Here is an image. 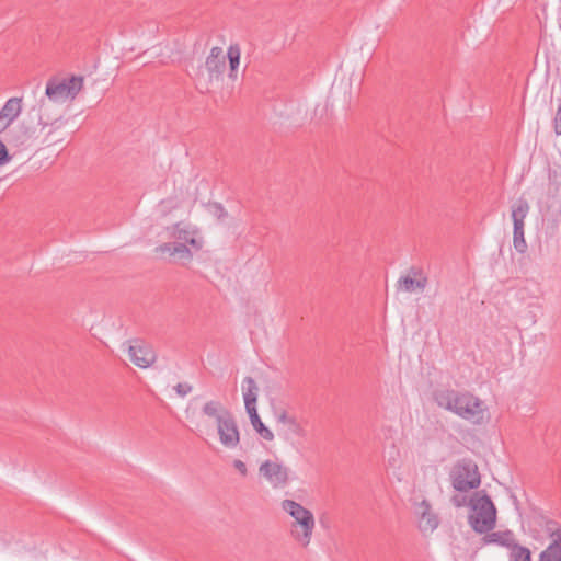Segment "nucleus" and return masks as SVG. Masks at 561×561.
I'll use <instances>...</instances> for the list:
<instances>
[{"instance_id": "nucleus-1", "label": "nucleus", "mask_w": 561, "mask_h": 561, "mask_svg": "<svg viewBox=\"0 0 561 561\" xmlns=\"http://www.w3.org/2000/svg\"><path fill=\"white\" fill-rule=\"evenodd\" d=\"M434 399L438 407L463 420L474 424H481L484 420L485 407L483 401L469 391L443 389L434 393Z\"/></svg>"}, {"instance_id": "nucleus-2", "label": "nucleus", "mask_w": 561, "mask_h": 561, "mask_svg": "<svg viewBox=\"0 0 561 561\" xmlns=\"http://www.w3.org/2000/svg\"><path fill=\"white\" fill-rule=\"evenodd\" d=\"M482 492V495L477 492L469 503L471 513L468 516V522L478 534L491 531L496 523V508L491 497L484 491Z\"/></svg>"}, {"instance_id": "nucleus-3", "label": "nucleus", "mask_w": 561, "mask_h": 561, "mask_svg": "<svg viewBox=\"0 0 561 561\" xmlns=\"http://www.w3.org/2000/svg\"><path fill=\"white\" fill-rule=\"evenodd\" d=\"M282 508L294 518L291 535L295 540L304 547L308 546L314 526L312 513L293 500H284Z\"/></svg>"}, {"instance_id": "nucleus-4", "label": "nucleus", "mask_w": 561, "mask_h": 561, "mask_svg": "<svg viewBox=\"0 0 561 561\" xmlns=\"http://www.w3.org/2000/svg\"><path fill=\"white\" fill-rule=\"evenodd\" d=\"M450 481L453 488L459 492L479 488L481 477L477 463L470 458L458 460L450 471Z\"/></svg>"}, {"instance_id": "nucleus-5", "label": "nucleus", "mask_w": 561, "mask_h": 561, "mask_svg": "<svg viewBox=\"0 0 561 561\" xmlns=\"http://www.w3.org/2000/svg\"><path fill=\"white\" fill-rule=\"evenodd\" d=\"M83 87V78L72 76L70 79L57 81L48 80L45 94L54 102H64L68 99H75Z\"/></svg>"}, {"instance_id": "nucleus-6", "label": "nucleus", "mask_w": 561, "mask_h": 561, "mask_svg": "<svg viewBox=\"0 0 561 561\" xmlns=\"http://www.w3.org/2000/svg\"><path fill=\"white\" fill-rule=\"evenodd\" d=\"M168 230H170V237L176 242H183L194 251H199L203 248L204 241L197 237L198 230L195 227L180 221L169 227Z\"/></svg>"}, {"instance_id": "nucleus-7", "label": "nucleus", "mask_w": 561, "mask_h": 561, "mask_svg": "<svg viewBox=\"0 0 561 561\" xmlns=\"http://www.w3.org/2000/svg\"><path fill=\"white\" fill-rule=\"evenodd\" d=\"M216 424L220 443L227 448H236L240 443V432L233 414L222 417Z\"/></svg>"}, {"instance_id": "nucleus-8", "label": "nucleus", "mask_w": 561, "mask_h": 561, "mask_svg": "<svg viewBox=\"0 0 561 561\" xmlns=\"http://www.w3.org/2000/svg\"><path fill=\"white\" fill-rule=\"evenodd\" d=\"M259 472L273 488H284L288 482V469L276 461H264L260 466Z\"/></svg>"}, {"instance_id": "nucleus-9", "label": "nucleus", "mask_w": 561, "mask_h": 561, "mask_svg": "<svg viewBox=\"0 0 561 561\" xmlns=\"http://www.w3.org/2000/svg\"><path fill=\"white\" fill-rule=\"evenodd\" d=\"M205 69L209 82L222 79L226 69V56L221 47H213L205 61Z\"/></svg>"}, {"instance_id": "nucleus-10", "label": "nucleus", "mask_w": 561, "mask_h": 561, "mask_svg": "<svg viewBox=\"0 0 561 561\" xmlns=\"http://www.w3.org/2000/svg\"><path fill=\"white\" fill-rule=\"evenodd\" d=\"M128 355L129 359L140 368L150 367L157 358L153 348L141 341H136L128 347Z\"/></svg>"}, {"instance_id": "nucleus-11", "label": "nucleus", "mask_w": 561, "mask_h": 561, "mask_svg": "<svg viewBox=\"0 0 561 561\" xmlns=\"http://www.w3.org/2000/svg\"><path fill=\"white\" fill-rule=\"evenodd\" d=\"M428 279L423 274L421 268L411 267L409 274L401 276L398 280V289L407 293H412L416 289L424 290L427 286Z\"/></svg>"}, {"instance_id": "nucleus-12", "label": "nucleus", "mask_w": 561, "mask_h": 561, "mask_svg": "<svg viewBox=\"0 0 561 561\" xmlns=\"http://www.w3.org/2000/svg\"><path fill=\"white\" fill-rule=\"evenodd\" d=\"M243 399L247 413L249 414L251 423L256 421L260 416L256 410V400L259 388L252 377H245L242 385Z\"/></svg>"}, {"instance_id": "nucleus-13", "label": "nucleus", "mask_w": 561, "mask_h": 561, "mask_svg": "<svg viewBox=\"0 0 561 561\" xmlns=\"http://www.w3.org/2000/svg\"><path fill=\"white\" fill-rule=\"evenodd\" d=\"M417 514L420 515L419 528L422 533H433L439 525V518L432 510L427 500L417 504Z\"/></svg>"}, {"instance_id": "nucleus-14", "label": "nucleus", "mask_w": 561, "mask_h": 561, "mask_svg": "<svg viewBox=\"0 0 561 561\" xmlns=\"http://www.w3.org/2000/svg\"><path fill=\"white\" fill-rule=\"evenodd\" d=\"M193 249L183 242H165L156 248L157 253H169L178 255L184 263L190 262L193 257Z\"/></svg>"}, {"instance_id": "nucleus-15", "label": "nucleus", "mask_w": 561, "mask_h": 561, "mask_svg": "<svg viewBox=\"0 0 561 561\" xmlns=\"http://www.w3.org/2000/svg\"><path fill=\"white\" fill-rule=\"evenodd\" d=\"M483 545L496 543L501 547H505L511 550L516 543L517 540L512 530H500V531H488L482 538Z\"/></svg>"}, {"instance_id": "nucleus-16", "label": "nucleus", "mask_w": 561, "mask_h": 561, "mask_svg": "<svg viewBox=\"0 0 561 561\" xmlns=\"http://www.w3.org/2000/svg\"><path fill=\"white\" fill-rule=\"evenodd\" d=\"M552 536L553 541L540 553L539 561H561V528Z\"/></svg>"}, {"instance_id": "nucleus-17", "label": "nucleus", "mask_w": 561, "mask_h": 561, "mask_svg": "<svg viewBox=\"0 0 561 561\" xmlns=\"http://www.w3.org/2000/svg\"><path fill=\"white\" fill-rule=\"evenodd\" d=\"M22 111V99L11 98L9 99L0 111V115L5 122L12 124V122L20 115Z\"/></svg>"}, {"instance_id": "nucleus-18", "label": "nucleus", "mask_w": 561, "mask_h": 561, "mask_svg": "<svg viewBox=\"0 0 561 561\" xmlns=\"http://www.w3.org/2000/svg\"><path fill=\"white\" fill-rule=\"evenodd\" d=\"M202 411L205 415L215 419L216 423H218L222 417L231 414V412L225 408L221 402L214 400L206 402Z\"/></svg>"}, {"instance_id": "nucleus-19", "label": "nucleus", "mask_w": 561, "mask_h": 561, "mask_svg": "<svg viewBox=\"0 0 561 561\" xmlns=\"http://www.w3.org/2000/svg\"><path fill=\"white\" fill-rule=\"evenodd\" d=\"M227 58L229 60V73L228 77L231 80H236L238 76V67L240 65L241 48L239 44H231L227 49Z\"/></svg>"}, {"instance_id": "nucleus-20", "label": "nucleus", "mask_w": 561, "mask_h": 561, "mask_svg": "<svg viewBox=\"0 0 561 561\" xmlns=\"http://www.w3.org/2000/svg\"><path fill=\"white\" fill-rule=\"evenodd\" d=\"M529 204L526 199L519 198L512 206V219L514 226H525L524 220L529 211Z\"/></svg>"}, {"instance_id": "nucleus-21", "label": "nucleus", "mask_w": 561, "mask_h": 561, "mask_svg": "<svg viewBox=\"0 0 561 561\" xmlns=\"http://www.w3.org/2000/svg\"><path fill=\"white\" fill-rule=\"evenodd\" d=\"M508 561H531V552L518 542L510 550Z\"/></svg>"}, {"instance_id": "nucleus-22", "label": "nucleus", "mask_w": 561, "mask_h": 561, "mask_svg": "<svg viewBox=\"0 0 561 561\" xmlns=\"http://www.w3.org/2000/svg\"><path fill=\"white\" fill-rule=\"evenodd\" d=\"M513 243L514 248L519 253H525L527 250V243L524 238V226H514L513 228Z\"/></svg>"}, {"instance_id": "nucleus-23", "label": "nucleus", "mask_w": 561, "mask_h": 561, "mask_svg": "<svg viewBox=\"0 0 561 561\" xmlns=\"http://www.w3.org/2000/svg\"><path fill=\"white\" fill-rule=\"evenodd\" d=\"M252 426L253 428L260 434V436H262L264 439L266 440H273L274 439V434L272 433V431L266 427L263 422L261 421V419L259 417L256 421H253L252 423Z\"/></svg>"}, {"instance_id": "nucleus-24", "label": "nucleus", "mask_w": 561, "mask_h": 561, "mask_svg": "<svg viewBox=\"0 0 561 561\" xmlns=\"http://www.w3.org/2000/svg\"><path fill=\"white\" fill-rule=\"evenodd\" d=\"M277 421L284 424H287L290 427L296 426V421L293 416H290L285 410L280 411L276 415Z\"/></svg>"}, {"instance_id": "nucleus-25", "label": "nucleus", "mask_w": 561, "mask_h": 561, "mask_svg": "<svg viewBox=\"0 0 561 561\" xmlns=\"http://www.w3.org/2000/svg\"><path fill=\"white\" fill-rule=\"evenodd\" d=\"M175 391L179 396L185 397L192 391V386H190L188 383H178L175 386Z\"/></svg>"}, {"instance_id": "nucleus-26", "label": "nucleus", "mask_w": 561, "mask_h": 561, "mask_svg": "<svg viewBox=\"0 0 561 561\" xmlns=\"http://www.w3.org/2000/svg\"><path fill=\"white\" fill-rule=\"evenodd\" d=\"M554 131L557 135H561V105H559L554 117Z\"/></svg>"}, {"instance_id": "nucleus-27", "label": "nucleus", "mask_w": 561, "mask_h": 561, "mask_svg": "<svg viewBox=\"0 0 561 561\" xmlns=\"http://www.w3.org/2000/svg\"><path fill=\"white\" fill-rule=\"evenodd\" d=\"M9 153L5 146L0 141V165L9 161Z\"/></svg>"}, {"instance_id": "nucleus-28", "label": "nucleus", "mask_w": 561, "mask_h": 561, "mask_svg": "<svg viewBox=\"0 0 561 561\" xmlns=\"http://www.w3.org/2000/svg\"><path fill=\"white\" fill-rule=\"evenodd\" d=\"M233 467L243 476L245 477L248 473L247 466L242 460L236 459L233 461Z\"/></svg>"}, {"instance_id": "nucleus-29", "label": "nucleus", "mask_w": 561, "mask_h": 561, "mask_svg": "<svg viewBox=\"0 0 561 561\" xmlns=\"http://www.w3.org/2000/svg\"><path fill=\"white\" fill-rule=\"evenodd\" d=\"M466 496L463 495H454L451 497V503L456 506V507H461L463 505H466L467 501H466Z\"/></svg>"}, {"instance_id": "nucleus-30", "label": "nucleus", "mask_w": 561, "mask_h": 561, "mask_svg": "<svg viewBox=\"0 0 561 561\" xmlns=\"http://www.w3.org/2000/svg\"><path fill=\"white\" fill-rule=\"evenodd\" d=\"M10 126V123L5 122V119L0 115V134Z\"/></svg>"}, {"instance_id": "nucleus-31", "label": "nucleus", "mask_w": 561, "mask_h": 561, "mask_svg": "<svg viewBox=\"0 0 561 561\" xmlns=\"http://www.w3.org/2000/svg\"><path fill=\"white\" fill-rule=\"evenodd\" d=\"M399 462V458L398 457H390L388 459V466L389 467H396Z\"/></svg>"}, {"instance_id": "nucleus-32", "label": "nucleus", "mask_w": 561, "mask_h": 561, "mask_svg": "<svg viewBox=\"0 0 561 561\" xmlns=\"http://www.w3.org/2000/svg\"><path fill=\"white\" fill-rule=\"evenodd\" d=\"M39 124L43 125V127H46L49 125V122L43 119V115L39 114Z\"/></svg>"}, {"instance_id": "nucleus-33", "label": "nucleus", "mask_w": 561, "mask_h": 561, "mask_svg": "<svg viewBox=\"0 0 561 561\" xmlns=\"http://www.w3.org/2000/svg\"><path fill=\"white\" fill-rule=\"evenodd\" d=\"M44 105H45V102H44V100H42V101H41V104H39V111H42V110H43Z\"/></svg>"}]
</instances>
